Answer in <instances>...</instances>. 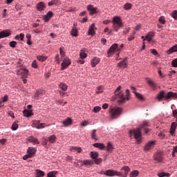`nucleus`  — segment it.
<instances>
[{
  "mask_svg": "<svg viewBox=\"0 0 177 177\" xmlns=\"http://www.w3.org/2000/svg\"><path fill=\"white\" fill-rule=\"evenodd\" d=\"M73 122V120L71 118H68L66 120L62 122V124L64 125V127H67V125H71V123Z\"/></svg>",
  "mask_w": 177,
  "mask_h": 177,
  "instance_id": "c85d7f7f",
  "label": "nucleus"
},
{
  "mask_svg": "<svg viewBox=\"0 0 177 177\" xmlns=\"http://www.w3.org/2000/svg\"><path fill=\"white\" fill-rule=\"evenodd\" d=\"M158 176H159V177H170L171 174L166 173V172H160V173L158 174Z\"/></svg>",
  "mask_w": 177,
  "mask_h": 177,
  "instance_id": "c9c22d12",
  "label": "nucleus"
},
{
  "mask_svg": "<svg viewBox=\"0 0 177 177\" xmlns=\"http://www.w3.org/2000/svg\"><path fill=\"white\" fill-rule=\"evenodd\" d=\"M106 150L107 151H109V153H111V151L114 150V147H113V144H111V142H108L106 146Z\"/></svg>",
  "mask_w": 177,
  "mask_h": 177,
  "instance_id": "7c9ffc66",
  "label": "nucleus"
},
{
  "mask_svg": "<svg viewBox=\"0 0 177 177\" xmlns=\"http://www.w3.org/2000/svg\"><path fill=\"white\" fill-rule=\"evenodd\" d=\"M102 158H95V159H94V162H95V164H97V165H99V164H100V162H102Z\"/></svg>",
  "mask_w": 177,
  "mask_h": 177,
  "instance_id": "4d7b16f0",
  "label": "nucleus"
},
{
  "mask_svg": "<svg viewBox=\"0 0 177 177\" xmlns=\"http://www.w3.org/2000/svg\"><path fill=\"white\" fill-rule=\"evenodd\" d=\"M157 97H158V100H161L162 99V97H164L165 99H167V100L171 99V97L177 99V93H174V92H169L165 94V93H164V91H162L158 94Z\"/></svg>",
  "mask_w": 177,
  "mask_h": 177,
  "instance_id": "39448f33",
  "label": "nucleus"
},
{
  "mask_svg": "<svg viewBox=\"0 0 177 177\" xmlns=\"http://www.w3.org/2000/svg\"><path fill=\"white\" fill-rule=\"evenodd\" d=\"M56 175H57V171H50L48 174V177H56Z\"/></svg>",
  "mask_w": 177,
  "mask_h": 177,
  "instance_id": "4c0bfd02",
  "label": "nucleus"
},
{
  "mask_svg": "<svg viewBox=\"0 0 177 177\" xmlns=\"http://www.w3.org/2000/svg\"><path fill=\"white\" fill-rule=\"evenodd\" d=\"M15 39H17V40L20 39V41H24V34L21 33L20 35L15 36Z\"/></svg>",
  "mask_w": 177,
  "mask_h": 177,
  "instance_id": "58836bf2",
  "label": "nucleus"
},
{
  "mask_svg": "<svg viewBox=\"0 0 177 177\" xmlns=\"http://www.w3.org/2000/svg\"><path fill=\"white\" fill-rule=\"evenodd\" d=\"M171 66H173V67H177V59H175L171 62Z\"/></svg>",
  "mask_w": 177,
  "mask_h": 177,
  "instance_id": "052dcab7",
  "label": "nucleus"
},
{
  "mask_svg": "<svg viewBox=\"0 0 177 177\" xmlns=\"http://www.w3.org/2000/svg\"><path fill=\"white\" fill-rule=\"evenodd\" d=\"M48 59V57H45L44 55L37 56V59L39 62H45Z\"/></svg>",
  "mask_w": 177,
  "mask_h": 177,
  "instance_id": "a19ab883",
  "label": "nucleus"
},
{
  "mask_svg": "<svg viewBox=\"0 0 177 177\" xmlns=\"http://www.w3.org/2000/svg\"><path fill=\"white\" fill-rule=\"evenodd\" d=\"M10 48H16V45H17V42L15 41H12L9 44Z\"/></svg>",
  "mask_w": 177,
  "mask_h": 177,
  "instance_id": "de8ad7c7",
  "label": "nucleus"
},
{
  "mask_svg": "<svg viewBox=\"0 0 177 177\" xmlns=\"http://www.w3.org/2000/svg\"><path fill=\"white\" fill-rule=\"evenodd\" d=\"M127 57L124 58L122 61L118 63V67H120L121 68H127L128 67V61Z\"/></svg>",
  "mask_w": 177,
  "mask_h": 177,
  "instance_id": "4468645a",
  "label": "nucleus"
},
{
  "mask_svg": "<svg viewBox=\"0 0 177 177\" xmlns=\"http://www.w3.org/2000/svg\"><path fill=\"white\" fill-rule=\"evenodd\" d=\"M55 62H56V63H57V64H59L60 63V59H59V55H57L55 56Z\"/></svg>",
  "mask_w": 177,
  "mask_h": 177,
  "instance_id": "774afa93",
  "label": "nucleus"
},
{
  "mask_svg": "<svg viewBox=\"0 0 177 177\" xmlns=\"http://www.w3.org/2000/svg\"><path fill=\"white\" fill-rule=\"evenodd\" d=\"M28 142H31L32 143H35L36 145H39V141L38 139L35 138L34 136H30L28 138Z\"/></svg>",
  "mask_w": 177,
  "mask_h": 177,
  "instance_id": "a878e982",
  "label": "nucleus"
},
{
  "mask_svg": "<svg viewBox=\"0 0 177 177\" xmlns=\"http://www.w3.org/2000/svg\"><path fill=\"white\" fill-rule=\"evenodd\" d=\"M130 95L129 89H127L125 97L124 93L121 91V86H119L115 91V95L113 96V100H118V104H122V103H125L127 100H129Z\"/></svg>",
  "mask_w": 177,
  "mask_h": 177,
  "instance_id": "f257e3e1",
  "label": "nucleus"
},
{
  "mask_svg": "<svg viewBox=\"0 0 177 177\" xmlns=\"http://www.w3.org/2000/svg\"><path fill=\"white\" fill-rule=\"evenodd\" d=\"M116 50H120L118 49V44H113L108 50L109 57H110Z\"/></svg>",
  "mask_w": 177,
  "mask_h": 177,
  "instance_id": "1a4fd4ad",
  "label": "nucleus"
},
{
  "mask_svg": "<svg viewBox=\"0 0 177 177\" xmlns=\"http://www.w3.org/2000/svg\"><path fill=\"white\" fill-rule=\"evenodd\" d=\"M17 128H19V124H17V123H16V122H14L12 125V130L16 131L17 129Z\"/></svg>",
  "mask_w": 177,
  "mask_h": 177,
  "instance_id": "8fccbe9b",
  "label": "nucleus"
},
{
  "mask_svg": "<svg viewBox=\"0 0 177 177\" xmlns=\"http://www.w3.org/2000/svg\"><path fill=\"white\" fill-rule=\"evenodd\" d=\"M36 171H37V176H41V177L45 176V172L41 170H36Z\"/></svg>",
  "mask_w": 177,
  "mask_h": 177,
  "instance_id": "49530a36",
  "label": "nucleus"
},
{
  "mask_svg": "<svg viewBox=\"0 0 177 177\" xmlns=\"http://www.w3.org/2000/svg\"><path fill=\"white\" fill-rule=\"evenodd\" d=\"M159 22H160L161 24H165V18L163 16H161V17L159 18Z\"/></svg>",
  "mask_w": 177,
  "mask_h": 177,
  "instance_id": "6e6d98bb",
  "label": "nucleus"
},
{
  "mask_svg": "<svg viewBox=\"0 0 177 177\" xmlns=\"http://www.w3.org/2000/svg\"><path fill=\"white\" fill-rule=\"evenodd\" d=\"M142 130L138 128L134 130H130L129 133V138H132L134 136L136 140H137V143L140 144L142 140Z\"/></svg>",
  "mask_w": 177,
  "mask_h": 177,
  "instance_id": "f03ea898",
  "label": "nucleus"
},
{
  "mask_svg": "<svg viewBox=\"0 0 177 177\" xmlns=\"http://www.w3.org/2000/svg\"><path fill=\"white\" fill-rule=\"evenodd\" d=\"M71 150L72 151H77V153L82 152V149L81 147H71Z\"/></svg>",
  "mask_w": 177,
  "mask_h": 177,
  "instance_id": "f704fd0d",
  "label": "nucleus"
},
{
  "mask_svg": "<svg viewBox=\"0 0 177 177\" xmlns=\"http://www.w3.org/2000/svg\"><path fill=\"white\" fill-rule=\"evenodd\" d=\"M176 127H177L176 122H174L171 123V129H170L171 135H174L175 133Z\"/></svg>",
  "mask_w": 177,
  "mask_h": 177,
  "instance_id": "b1692460",
  "label": "nucleus"
},
{
  "mask_svg": "<svg viewBox=\"0 0 177 177\" xmlns=\"http://www.w3.org/2000/svg\"><path fill=\"white\" fill-rule=\"evenodd\" d=\"M53 16V12H52V11H49L47 12V14L46 15H44L43 17V19H44V21L46 23L48 21H49V20H50V19H52Z\"/></svg>",
  "mask_w": 177,
  "mask_h": 177,
  "instance_id": "f3484780",
  "label": "nucleus"
},
{
  "mask_svg": "<svg viewBox=\"0 0 177 177\" xmlns=\"http://www.w3.org/2000/svg\"><path fill=\"white\" fill-rule=\"evenodd\" d=\"M32 67L33 68H38V64H37V61H36V60H35V61L32 62Z\"/></svg>",
  "mask_w": 177,
  "mask_h": 177,
  "instance_id": "bf43d9fd",
  "label": "nucleus"
},
{
  "mask_svg": "<svg viewBox=\"0 0 177 177\" xmlns=\"http://www.w3.org/2000/svg\"><path fill=\"white\" fill-rule=\"evenodd\" d=\"M174 52H177V44H175L167 50L168 55H171V53H174Z\"/></svg>",
  "mask_w": 177,
  "mask_h": 177,
  "instance_id": "cd10ccee",
  "label": "nucleus"
},
{
  "mask_svg": "<svg viewBox=\"0 0 177 177\" xmlns=\"http://www.w3.org/2000/svg\"><path fill=\"white\" fill-rule=\"evenodd\" d=\"M10 34L11 32L9 30H6L0 32V39H1V38H6V37H9Z\"/></svg>",
  "mask_w": 177,
  "mask_h": 177,
  "instance_id": "dca6fc26",
  "label": "nucleus"
},
{
  "mask_svg": "<svg viewBox=\"0 0 177 177\" xmlns=\"http://www.w3.org/2000/svg\"><path fill=\"white\" fill-rule=\"evenodd\" d=\"M154 32H149L146 36L145 38H153L154 37Z\"/></svg>",
  "mask_w": 177,
  "mask_h": 177,
  "instance_id": "09e8293b",
  "label": "nucleus"
},
{
  "mask_svg": "<svg viewBox=\"0 0 177 177\" xmlns=\"http://www.w3.org/2000/svg\"><path fill=\"white\" fill-rule=\"evenodd\" d=\"M95 24H93L91 25V26L90 27L89 30H88V35H95Z\"/></svg>",
  "mask_w": 177,
  "mask_h": 177,
  "instance_id": "473e14b6",
  "label": "nucleus"
},
{
  "mask_svg": "<svg viewBox=\"0 0 177 177\" xmlns=\"http://www.w3.org/2000/svg\"><path fill=\"white\" fill-rule=\"evenodd\" d=\"M86 125H89V122L86 120L83 121L81 124L82 127H86Z\"/></svg>",
  "mask_w": 177,
  "mask_h": 177,
  "instance_id": "680f3d73",
  "label": "nucleus"
},
{
  "mask_svg": "<svg viewBox=\"0 0 177 177\" xmlns=\"http://www.w3.org/2000/svg\"><path fill=\"white\" fill-rule=\"evenodd\" d=\"M171 17H174L175 19L177 20V10H174L171 14Z\"/></svg>",
  "mask_w": 177,
  "mask_h": 177,
  "instance_id": "603ef678",
  "label": "nucleus"
},
{
  "mask_svg": "<svg viewBox=\"0 0 177 177\" xmlns=\"http://www.w3.org/2000/svg\"><path fill=\"white\" fill-rule=\"evenodd\" d=\"M87 10L90 12V15H95V13H97V8L93 7L92 4H89L87 6Z\"/></svg>",
  "mask_w": 177,
  "mask_h": 177,
  "instance_id": "f8f14e48",
  "label": "nucleus"
},
{
  "mask_svg": "<svg viewBox=\"0 0 177 177\" xmlns=\"http://www.w3.org/2000/svg\"><path fill=\"white\" fill-rule=\"evenodd\" d=\"M131 8L132 4H131L130 3H125L124 6V9H125V10H129V9H131Z\"/></svg>",
  "mask_w": 177,
  "mask_h": 177,
  "instance_id": "c03bdc74",
  "label": "nucleus"
},
{
  "mask_svg": "<svg viewBox=\"0 0 177 177\" xmlns=\"http://www.w3.org/2000/svg\"><path fill=\"white\" fill-rule=\"evenodd\" d=\"M71 64V61L68 58H65L62 63V70H66Z\"/></svg>",
  "mask_w": 177,
  "mask_h": 177,
  "instance_id": "9b49d317",
  "label": "nucleus"
},
{
  "mask_svg": "<svg viewBox=\"0 0 177 177\" xmlns=\"http://www.w3.org/2000/svg\"><path fill=\"white\" fill-rule=\"evenodd\" d=\"M44 91L37 90L34 95L35 99H38V97H41L43 95Z\"/></svg>",
  "mask_w": 177,
  "mask_h": 177,
  "instance_id": "bb28decb",
  "label": "nucleus"
},
{
  "mask_svg": "<svg viewBox=\"0 0 177 177\" xmlns=\"http://www.w3.org/2000/svg\"><path fill=\"white\" fill-rule=\"evenodd\" d=\"M104 175L106 176H122V173L121 171H118L113 169H108L104 171Z\"/></svg>",
  "mask_w": 177,
  "mask_h": 177,
  "instance_id": "423d86ee",
  "label": "nucleus"
},
{
  "mask_svg": "<svg viewBox=\"0 0 177 177\" xmlns=\"http://www.w3.org/2000/svg\"><path fill=\"white\" fill-rule=\"evenodd\" d=\"M102 108H100V106H95L93 108V112L94 113H99L100 110H101Z\"/></svg>",
  "mask_w": 177,
  "mask_h": 177,
  "instance_id": "13d9d810",
  "label": "nucleus"
},
{
  "mask_svg": "<svg viewBox=\"0 0 177 177\" xmlns=\"http://www.w3.org/2000/svg\"><path fill=\"white\" fill-rule=\"evenodd\" d=\"M99 63H100V58H98L97 57H94L91 60L92 67H96L97 64H99Z\"/></svg>",
  "mask_w": 177,
  "mask_h": 177,
  "instance_id": "aec40b11",
  "label": "nucleus"
},
{
  "mask_svg": "<svg viewBox=\"0 0 177 177\" xmlns=\"http://www.w3.org/2000/svg\"><path fill=\"white\" fill-rule=\"evenodd\" d=\"M146 82H147L148 85L153 89V91H156L157 88V83H156L151 78L147 77Z\"/></svg>",
  "mask_w": 177,
  "mask_h": 177,
  "instance_id": "6e6552de",
  "label": "nucleus"
},
{
  "mask_svg": "<svg viewBox=\"0 0 177 177\" xmlns=\"http://www.w3.org/2000/svg\"><path fill=\"white\" fill-rule=\"evenodd\" d=\"M130 177H137L139 176V171L133 170L129 174Z\"/></svg>",
  "mask_w": 177,
  "mask_h": 177,
  "instance_id": "72a5a7b5",
  "label": "nucleus"
},
{
  "mask_svg": "<svg viewBox=\"0 0 177 177\" xmlns=\"http://www.w3.org/2000/svg\"><path fill=\"white\" fill-rule=\"evenodd\" d=\"M8 95H4V97L1 99V101L3 102V103H5V102H8Z\"/></svg>",
  "mask_w": 177,
  "mask_h": 177,
  "instance_id": "69168bd1",
  "label": "nucleus"
},
{
  "mask_svg": "<svg viewBox=\"0 0 177 177\" xmlns=\"http://www.w3.org/2000/svg\"><path fill=\"white\" fill-rule=\"evenodd\" d=\"M49 143L55 144L56 143V141L57 140V137H56L55 135H51L48 138Z\"/></svg>",
  "mask_w": 177,
  "mask_h": 177,
  "instance_id": "5701e85b",
  "label": "nucleus"
},
{
  "mask_svg": "<svg viewBox=\"0 0 177 177\" xmlns=\"http://www.w3.org/2000/svg\"><path fill=\"white\" fill-rule=\"evenodd\" d=\"M23 114L24 115V117H27V118H28V117H31V115H34V113H32V110H28V109H25L23 111Z\"/></svg>",
  "mask_w": 177,
  "mask_h": 177,
  "instance_id": "4be33fe9",
  "label": "nucleus"
},
{
  "mask_svg": "<svg viewBox=\"0 0 177 177\" xmlns=\"http://www.w3.org/2000/svg\"><path fill=\"white\" fill-rule=\"evenodd\" d=\"M33 128H36L37 129H42L45 127V123H39V121L35 120L32 122Z\"/></svg>",
  "mask_w": 177,
  "mask_h": 177,
  "instance_id": "ddd939ff",
  "label": "nucleus"
},
{
  "mask_svg": "<svg viewBox=\"0 0 177 177\" xmlns=\"http://www.w3.org/2000/svg\"><path fill=\"white\" fill-rule=\"evenodd\" d=\"M122 113V108L120 107H111L109 108V114L111 118L115 120L121 115Z\"/></svg>",
  "mask_w": 177,
  "mask_h": 177,
  "instance_id": "7ed1b4c3",
  "label": "nucleus"
},
{
  "mask_svg": "<svg viewBox=\"0 0 177 177\" xmlns=\"http://www.w3.org/2000/svg\"><path fill=\"white\" fill-rule=\"evenodd\" d=\"M45 8H46V6H45L44 2L40 1L37 4V9L39 12H41V10H44Z\"/></svg>",
  "mask_w": 177,
  "mask_h": 177,
  "instance_id": "6ab92c4d",
  "label": "nucleus"
},
{
  "mask_svg": "<svg viewBox=\"0 0 177 177\" xmlns=\"http://www.w3.org/2000/svg\"><path fill=\"white\" fill-rule=\"evenodd\" d=\"M155 145H156V142L154 141H149L148 143L145 145L144 147V150L145 151H149L154 147Z\"/></svg>",
  "mask_w": 177,
  "mask_h": 177,
  "instance_id": "9d476101",
  "label": "nucleus"
},
{
  "mask_svg": "<svg viewBox=\"0 0 177 177\" xmlns=\"http://www.w3.org/2000/svg\"><path fill=\"white\" fill-rule=\"evenodd\" d=\"M135 96L137 97L138 99H140V100H143V95L139 93H135Z\"/></svg>",
  "mask_w": 177,
  "mask_h": 177,
  "instance_id": "3c124183",
  "label": "nucleus"
},
{
  "mask_svg": "<svg viewBox=\"0 0 177 177\" xmlns=\"http://www.w3.org/2000/svg\"><path fill=\"white\" fill-rule=\"evenodd\" d=\"M33 32H35V34H41V32H42V30L39 29H35L33 30Z\"/></svg>",
  "mask_w": 177,
  "mask_h": 177,
  "instance_id": "338daca9",
  "label": "nucleus"
},
{
  "mask_svg": "<svg viewBox=\"0 0 177 177\" xmlns=\"http://www.w3.org/2000/svg\"><path fill=\"white\" fill-rule=\"evenodd\" d=\"M91 139H93L94 140H97V138H96V129H93L91 131Z\"/></svg>",
  "mask_w": 177,
  "mask_h": 177,
  "instance_id": "e433bc0d",
  "label": "nucleus"
},
{
  "mask_svg": "<svg viewBox=\"0 0 177 177\" xmlns=\"http://www.w3.org/2000/svg\"><path fill=\"white\" fill-rule=\"evenodd\" d=\"M18 75H21L22 78H27L28 77V71L26 68H21L17 71Z\"/></svg>",
  "mask_w": 177,
  "mask_h": 177,
  "instance_id": "0eeeda50",
  "label": "nucleus"
},
{
  "mask_svg": "<svg viewBox=\"0 0 177 177\" xmlns=\"http://www.w3.org/2000/svg\"><path fill=\"white\" fill-rule=\"evenodd\" d=\"M176 71H170L169 73V78H172V76H173L174 74H176Z\"/></svg>",
  "mask_w": 177,
  "mask_h": 177,
  "instance_id": "0e129e2a",
  "label": "nucleus"
},
{
  "mask_svg": "<svg viewBox=\"0 0 177 177\" xmlns=\"http://www.w3.org/2000/svg\"><path fill=\"white\" fill-rule=\"evenodd\" d=\"M36 151L37 149H35V148L30 147L28 149L27 153L30 157H34V156H35Z\"/></svg>",
  "mask_w": 177,
  "mask_h": 177,
  "instance_id": "a211bd4d",
  "label": "nucleus"
},
{
  "mask_svg": "<svg viewBox=\"0 0 177 177\" xmlns=\"http://www.w3.org/2000/svg\"><path fill=\"white\" fill-rule=\"evenodd\" d=\"M145 127H150V123L147 120H145L140 125V128H145Z\"/></svg>",
  "mask_w": 177,
  "mask_h": 177,
  "instance_id": "37998d69",
  "label": "nucleus"
},
{
  "mask_svg": "<svg viewBox=\"0 0 177 177\" xmlns=\"http://www.w3.org/2000/svg\"><path fill=\"white\" fill-rule=\"evenodd\" d=\"M93 146L94 147H97V149H100V150H104V149L106 148V146H104V144L99 143V142L93 144Z\"/></svg>",
  "mask_w": 177,
  "mask_h": 177,
  "instance_id": "393cba45",
  "label": "nucleus"
},
{
  "mask_svg": "<svg viewBox=\"0 0 177 177\" xmlns=\"http://www.w3.org/2000/svg\"><path fill=\"white\" fill-rule=\"evenodd\" d=\"M71 32L73 37H77L78 30H77V28H73Z\"/></svg>",
  "mask_w": 177,
  "mask_h": 177,
  "instance_id": "a18cd8bd",
  "label": "nucleus"
},
{
  "mask_svg": "<svg viewBox=\"0 0 177 177\" xmlns=\"http://www.w3.org/2000/svg\"><path fill=\"white\" fill-rule=\"evenodd\" d=\"M129 31H131V28H127L124 31H123V34L124 35H127V34H128L129 32Z\"/></svg>",
  "mask_w": 177,
  "mask_h": 177,
  "instance_id": "e2e57ef3",
  "label": "nucleus"
},
{
  "mask_svg": "<svg viewBox=\"0 0 177 177\" xmlns=\"http://www.w3.org/2000/svg\"><path fill=\"white\" fill-rule=\"evenodd\" d=\"M103 92V86H100L97 87L96 93L99 94V93H102Z\"/></svg>",
  "mask_w": 177,
  "mask_h": 177,
  "instance_id": "5fc2aeb1",
  "label": "nucleus"
},
{
  "mask_svg": "<svg viewBox=\"0 0 177 177\" xmlns=\"http://www.w3.org/2000/svg\"><path fill=\"white\" fill-rule=\"evenodd\" d=\"M80 58L84 59L86 57L87 55H86V53H85V51L84 50H81L80 52Z\"/></svg>",
  "mask_w": 177,
  "mask_h": 177,
  "instance_id": "79ce46f5",
  "label": "nucleus"
},
{
  "mask_svg": "<svg viewBox=\"0 0 177 177\" xmlns=\"http://www.w3.org/2000/svg\"><path fill=\"white\" fill-rule=\"evenodd\" d=\"M90 156L91 158H93V160H96V158L99 157V153H97V151H91Z\"/></svg>",
  "mask_w": 177,
  "mask_h": 177,
  "instance_id": "2f4dec72",
  "label": "nucleus"
},
{
  "mask_svg": "<svg viewBox=\"0 0 177 177\" xmlns=\"http://www.w3.org/2000/svg\"><path fill=\"white\" fill-rule=\"evenodd\" d=\"M111 23L113 24L112 27L116 32H118L120 28L123 26L122 21L120 17H114Z\"/></svg>",
  "mask_w": 177,
  "mask_h": 177,
  "instance_id": "20e7f679",
  "label": "nucleus"
},
{
  "mask_svg": "<svg viewBox=\"0 0 177 177\" xmlns=\"http://www.w3.org/2000/svg\"><path fill=\"white\" fill-rule=\"evenodd\" d=\"M154 160L157 162H162V155L161 154V153H157L154 156Z\"/></svg>",
  "mask_w": 177,
  "mask_h": 177,
  "instance_id": "412c9836",
  "label": "nucleus"
},
{
  "mask_svg": "<svg viewBox=\"0 0 177 177\" xmlns=\"http://www.w3.org/2000/svg\"><path fill=\"white\" fill-rule=\"evenodd\" d=\"M48 142H49L48 140V138H43V141H42V142H41V145H42L43 146H47V145H48Z\"/></svg>",
  "mask_w": 177,
  "mask_h": 177,
  "instance_id": "864d4df0",
  "label": "nucleus"
},
{
  "mask_svg": "<svg viewBox=\"0 0 177 177\" xmlns=\"http://www.w3.org/2000/svg\"><path fill=\"white\" fill-rule=\"evenodd\" d=\"M93 164V160H83V165H86V167H90Z\"/></svg>",
  "mask_w": 177,
  "mask_h": 177,
  "instance_id": "c756f323",
  "label": "nucleus"
},
{
  "mask_svg": "<svg viewBox=\"0 0 177 177\" xmlns=\"http://www.w3.org/2000/svg\"><path fill=\"white\" fill-rule=\"evenodd\" d=\"M59 88L62 89V91H67L68 86L66 84V83H61L59 84Z\"/></svg>",
  "mask_w": 177,
  "mask_h": 177,
  "instance_id": "ea45409f",
  "label": "nucleus"
},
{
  "mask_svg": "<svg viewBox=\"0 0 177 177\" xmlns=\"http://www.w3.org/2000/svg\"><path fill=\"white\" fill-rule=\"evenodd\" d=\"M120 170L124 171V174H122V176H120V177H127L128 174H129V171H131V168H129V167L128 166H124V167H122Z\"/></svg>",
  "mask_w": 177,
  "mask_h": 177,
  "instance_id": "2eb2a0df",
  "label": "nucleus"
}]
</instances>
